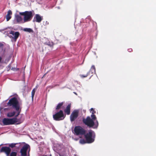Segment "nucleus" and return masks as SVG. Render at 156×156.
I'll return each mask as SVG.
<instances>
[{
	"mask_svg": "<svg viewBox=\"0 0 156 156\" xmlns=\"http://www.w3.org/2000/svg\"><path fill=\"white\" fill-rule=\"evenodd\" d=\"M23 30L26 32H28L29 33H33V30L30 28H25L23 29Z\"/></svg>",
	"mask_w": 156,
	"mask_h": 156,
	"instance_id": "nucleus-22",
	"label": "nucleus"
},
{
	"mask_svg": "<svg viewBox=\"0 0 156 156\" xmlns=\"http://www.w3.org/2000/svg\"><path fill=\"white\" fill-rule=\"evenodd\" d=\"M90 112L92 114H94L96 113V111H94V109L92 108L90 109Z\"/></svg>",
	"mask_w": 156,
	"mask_h": 156,
	"instance_id": "nucleus-28",
	"label": "nucleus"
},
{
	"mask_svg": "<svg viewBox=\"0 0 156 156\" xmlns=\"http://www.w3.org/2000/svg\"><path fill=\"white\" fill-rule=\"evenodd\" d=\"M3 44L1 43H0V52H4V50L3 49Z\"/></svg>",
	"mask_w": 156,
	"mask_h": 156,
	"instance_id": "nucleus-24",
	"label": "nucleus"
},
{
	"mask_svg": "<svg viewBox=\"0 0 156 156\" xmlns=\"http://www.w3.org/2000/svg\"><path fill=\"white\" fill-rule=\"evenodd\" d=\"M15 113L16 112L15 111L9 112L7 113V116L9 117H12L15 115Z\"/></svg>",
	"mask_w": 156,
	"mask_h": 156,
	"instance_id": "nucleus-19",
	"label": "nucleus"
},
{
	"mask_svg": "<svg viewBox=\"0 0 156 156\" xmlns=\"http://www.w3.org/2000/svg\"><path fill=\"white\" fill-rule=\"evenodd\" d=\"M80 143L82 144H84L86 143H87V140H85L84 139H81L79 141Z\"/></svg>",
	"mask_w": 156,
	"mask_h": 156,
	"instance_id": "nucleus-23",
	"label": "nucleus"
},
{
	"mask_svg": "<svg viewBox=\"0 0 156 156\" xmlns=\"http://www.w3.org/2000/svg\"><path fill=\"white\" fill-rule=\"evenodd\" d=\"M64 103L63 102H62L59 103L56 106L55 109L56 110H58L60 109L61 107L63 105Z\"/></svg>",
	"mask_w": 156,
	"mask_h": 156,
	"instance_id": "nucleus-20",
	"label": "nucleus"
},
{
	"mask_svg": "<svg viewBox=\"0 0 156 156\" xmlns=\"http://www.w3.org/2000/svg\"><path fill=\"white\" fill-rule=\"evenodd\" d=\"M16 119L15 118L12 119L5 118L2 119V122L4 125H10L16 123Z\"/></svg>",
	"mask_w": 156,
	"mask_h": 156,
	"instance_id": "nucleus-7",
	"label": "nucleus"
},
{
	"mask_svg": "<svg viewBox=\"0 0 156 156\" xmlns=\"http://www.w3.org/2000/svg\"><path fill=\"white\" fill-rule=\"evenodd\" d=\"M12 14V12L11 10H9L8 11L7 14L6 16V18L7 21H9L11 18Z\"/></svg>",
	"mask_w": 156,
	"mask_h": 156,
	"instance_id": "nucleus-16",
	"label": "nucleus"
},
{
	"mask_svg": "<svg viewBox=\"0 0 156 156\" xmlns=\"http://www.w3.org/2000/svg\"><path fill=\"white\" fill-rule=\"evenodd\" d=\"M91 118L88 116L86 118H83L82 122L83 123L90 128H97L98 126V123L97 120L96 122H94L97 119L96 115L94 114H91Z\"/></svg>",
	"mask_w": 156,
	"mask_h": 156,
	"instance_id": "nucleus-1",
	"label": "nucleus"
},
{
	"mask_svg": "<svg viewBox=\"0 0 156 156\" xmlns=\"http://www.w3.org/2000/svg\"><path fill=\"white\" fill-rule=\"evenodd\" d=\"M74 132L76 135H83L86 133L85 130L80 126H76L74 127Z\"/></svg>",
	"mask_w": 156,
	"mask_h": 156,
	"instance_id": "nucleus-6",
	"label": "nucleus"
},
{
	"mask_svg": "<svg viewBox=\"0 0 156 156\" xmlns=\"http://www.w3.org/2000/svg\"><path fill=\"white\" fill-rule=\"evenodd\" d=\"M96 72L95 68L94 65L92 66L90 71L88 73H89V75H90V73H91V74H93L95 73Z\"/></svg>",
	"mask_w": 156,
	"mask_h": 156,
	"instance_id": "nucleus-18",
	"label": "nucleus"
},
{
	"mask_svg": "<svg viewBox=\"0 0 156 156\" xmlns=\"http://www.w3.org/2000/svg\"><path fill=\"white\" fill-rule=\"evenodd\" d=\"M17 112V114L15 115V117L14 118H15L16 119V122H18V119L17 118V117L18 116L20 115L21 111V108H20V107H19V109L18 111H16Z\"/></svg>",
	"mask_w": 156,
	"mask_h": 156,
	"instance_id": "nucleus-21",
	"label": "nucleus"
},
{
	"mask_svg": "<svg viewBox=\"0 0 156 156\" xmlns=\"http://www.w3.org/2000/svg\"><path fill=\"white\" fill-rule=\"evenodd\" d=\"M58 146L59 147H61V146H61V145H60L58 144Z\"/></svg>",
	"mask_w": 156,
	"mask_h": 156,
	"instance_id": "nucleus-32",
	"label": "nucleus"
},
{
	"mask_svg": "<svg viewBox=\"0 0 156 156\" xmlns=\"http://www.w3.org/2000/svg\"><path fill=\"white\" fill-rule=\"evenodd\" d=\"M15 19L17 23H23V19L19 15H16Z\"/></svg>",
	"mask_w": 156,
	"mask_h": 156,
	"instance_id": "nucleus-15",
	"label": "nucleus"
},
{
	"mask_svg": "<svg viewBox=\"0 0 156 156\" xmlns=\"http://www.w3.org/2000/svg\"><path fill=\"white\" fill-rule=\"evenodd\" d=\"M71 104L68 105L66 108L64 110V112L67 115H69L70 113Z\"/></svg>",
	"mask_w": 156,
	"mask_h": 156,
	"instance_id": "nucleus-14",
	"label": "nucleus"
},
{
	"mask_svg": "<svg viewBox=\"0 0 156 156\" xmlns=\"http://www.w3.org/2000/svg\"><path fill=\"white\" fill-rule=\"evenodd\" d=\"M25 145L22 147L20 151L21 156H27V151L29 148H30V146L27 144H24Z\"/></svg>",
	"mask_w": 156,
	"mask_h": 156,
	"instance_id": "nucleus-8",
	"label": "nucleus"
},
{
	"mask_svg": "<svg viewBox=\"0 0 156 156\" xmlns=\"http://www.w3.org/2000/svg\"><path fill=\"white\" fill-rule=\"evenodd\" d=\"M45 75V74H44V75L43 76H44Z\"/></svg>",
	"mask_w": 156,
	"mask_h": 156,
	"instance_id": "nucleus-34",
	"label": "nucleus"
},
{
	"mask_svg": "<svg viewBox=\"0 0 156 156\" xmlns=\"http://www.w3.org/2000/svg\"><path fill=\"white\" fill-rule=\"evenodd\" d=\"M95 137V133L92 130H90L88 133L85 135V137L87 143H91L94 142Z\"/></svg>",
	"mask_w": 156,
	"mask_h": 156,
	"instance_id": "nucleus-4",
	"label": "nucleus"
},
{
	"mask_svg": "<svg viewBox=\"0 0 156 156\" xmlns=\"http://www.w3.org/2000/svg\"><path fill=\"white\" fill-rule=\"evenodd\" d=\"M65 117L62 110H60L53 115L54 119L55 121H60L64 119Z\"/></svg>",
	"mask_w": 156,
	"mask_h": 156,
	"instance_id": "nucleus-5",
	"label": "nucleus"
},
{
	"mask_svg": "<svg viewBox=\"0 0 156 156\" xmlns=\"http://www.w3.org/2000/svg\"><path fill=\"white\" fill-rule=\"evenodd\" d=\"M47 44L49 46L51 47H53L54 45L53 43H51L50 42L48 43Z\"/></svg>",
	"mask_w": 156,
	"mask_h": 156,
	"instance_id": "nucleus-29",
	"label": "nucleus"
},
{
	"mask_svg": "<svg viewBox=\"0 0 156 156\" xmlns=\"http://www.w3.org/2000/svg\"><path fill=\"white\" fill-rule=\"evenodd\" d=\"M17 155V152L14 151H12L11 152L9 156H16Z\"/></svg>",
	"mask_w": 156,
	"mask_h": 156,
	"instance_id": "nucleus-26",
	"label": "nucleus"
},
{
	"mask_svg": "<svg viewBox=\"0 0 156 156\" xmlns=\"http://www.w3.org/2000/svg\"><path fill=\"white\" fill-rule=\"evenodd\" d=\"M42 156H45V155H43Z\"/></svg>",
	"mask_w": 156,
	"mask_h": 156,
	"instance_id": "nucleus-35",
	"label": "nucleus"
},
{
	"mask_svg": "<svg viewBox=\"0 0 156 156\" xmlns=\"http://www.w3.org/2000/svg\"><path fill=\"white\" fill-rule=\"evenodd\" d=\"M58 151L59 150H61L62 151V152H59L58 153L60 156H66V151L64 148H61V149H59V148H58Z\"/></svg>",
	"mask_w": 156,
	"mask_h": 156,
	"instance_id": "nucleus-17",
	"label": "nucleus"
},
{
	"mask_svg": "<svg viewBox=\"0 0 156 156\" xmlns=\"http://www.w3.org/2000/svg\"><path fill=\"white\" fill-rule=\"evenodd\" d=\"M18 146V145H16V146Z\"/></svg>",
	"mask_w": 156,
	"mask_h": 156,
	"instance_id": "nucleus-33",
	"label": "nucleus"
},
{
	"mask_svg": "<svg viewBox=\"0 0 156 156\" xmlns=\"http://www.w3.org/2000/svg\"><path fill=\"white\" fill-rule=\"evenodd\" d=\"M11 151V149L9 147H2L0 150V152L5 153L7 156H9Z\"/></svg>",
	"mask_w": 156,
	"mask_h": 156,
	"instance_id": "nucleus-9",
	"label": "nucleus"
},
{
	"mask_svg": "<svg viewBox=\"0 0 156 156\" xmlns=\"http://www.w3.org/2000/svg\"><path fill=\"white\" fill-rule=\"evenodd\" d=\"M20 14L23 16L24 22H26L30 21L34 14L33 10L30 11H26L23 12H20Z\"/></svg>",
	"mask_w": 156,
	"mask_h": 156,
	"instance_id": "nucleus-2",
	"label": "nucleus"
},
{
	"mask_svg": "<svg viewBox=\"0 0 156 156\" xmlns=\"http://www.w3.org/2000/svg\"><path fill=\"white\" fill-rule=\"evenodd\" d=\"M9 36L10 37L14 39L16 41L18 37L20 34L18 32H14L12 30L9 32Z\"/></svg>",
	"mask_w": 156,
	"mask_h": 156,
	"instance_id": "nucleus-11",
	"label": "nucleus"
},
{
	"mask_svg": "<svg viewBox=\"0 0 156 156\" xmlns=\"http://www.w3.org/2000/svg\"><path fill=\"white\" fill-rule=\"evenodd\" d=\"M79 111L77 110H74L70 115V120L71 122L74 121L78 117Z\"/></svg>",
	"mask_w": 156,
	"mask_h": 156,
	"instance_id": "nucleus-10",
	"label": "nucleus"
},
{
	"mask_svg": "<svg viewBox=\"0 0 156 156\" xmlns=\"http://www.w3.org/2000/svg\"><path fill=\"white\" fill-rule=\"evenodd\" d=\"M2 59V57L0 56V62L1 61Z\"/></svg>",
	"mask_w": 156,
	"mask_h": 156,
	"instance_id": "nucleus-31",
	"label": "nucleus"
},
{
	"mask_svg": "<svg viewBox=\"0 0 156 156\" xmlns=\"http://www.w3.org/2000/svg\"><path fill=\"white\" fill-rule=\"evenodd\" d=\"M43 19L42 16H41L39 14H36L34 17L33 21V22H36L38 23H40Z\"/></svg>",
	"mask_w": 156,
	"mask_h": 156,
	"instance_id": "nucleus-13",
	"label": "nucleus"
},
{
	"mask_svg": "<svg viewBox=\"0 0 156 156\" xmlns=\"http://www.w3.org/2000/svg\"><path fill=\"white\" fill-rule=\"evenodd\" d=\"M35 89H34L31 92V97L32 100L34 99V97L35 94Z\"/></svg>",
	"mask_w": 156,
	"mask_h": 156,
	"instance_id": "nucleus-25",
	"label": "nucleus"
},
{
	"mask_svg": "<svg viewBox=\"0 0 156 156\" xmlns=\"http://www.w3.org/2000/svg\"><path fill=\"white\" fill-rule=\"evenodd\" d=\"M7 105L9 107L12 106L15 108L16 111H18L20 107V105L16 98L13 97L11 98L7 103Z\"/></svg>",
	"mask_w": 156,
	"mask_h": 156,
	"instance_id": "nucleus-3",
	"label": "nucleus"
},
{
	"mask_svg": "<svg viewBox=\"0 0 156 156\" xmlns=\"http://www.w3.org/2000/svg\"><path fill=\"white\" fill-rule=\"evenodd\" d=\"M25 143H11L9 144V147L13 148L16 147L17 149H19L22 147V144H24Z\"/></svg>",
	"mask_w": 156,
	"mask_h": 156,
	"instance_id": "nucleus-12",
	"label": "nucleus"
},
{
	"mask_svg": "<svg viewBox=\"0 0 156 156\" xmlns=\"http://www.w3.org/2000/svg\"><path fill=\"white\" fill-rule=\"evenodd\" d=\"M128 51L129 52H131L133 50L132 48H129L128 49Z\"/></svg>",
	"mask_w": 156,
	"mask_h": 156,
	"instance_id": "nucleus-30",
	"label": "nucleus"
},
{
	"mask_svg": "<svg viewBox=\"0 0 156 156\" xmlns=\"http://www.w3.org/2000/svg\"><path fill=\"white\" fill-rule=\"evenodd\" d=\"M89 75V73H87V74L85 75H80V76L81 78H83L87 77Z\"/></svg>",
	"mask_w": 156,
	"mask_h": 156,
	"instance_id": "nucleus-27",
	"label": "nucleus"
}]
</instances>
